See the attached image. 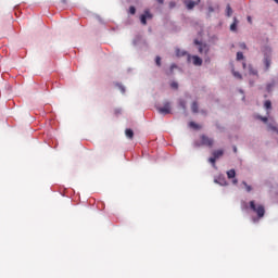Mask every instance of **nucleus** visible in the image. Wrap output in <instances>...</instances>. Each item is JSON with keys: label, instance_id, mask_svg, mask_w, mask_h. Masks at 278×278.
Here are the masks:
<instances>
[{"label": "nucleus", "instance_id": "f257e3e1", "mask_svg": "<svg viewBox=\"0 0 278 278\" xmlns=\"http://www.w3.org/2000/svg\"><path fill=\"white\" fill-rule=\"evenodd\" d=\"M250 210L256 214L257 218H264L266 207L263 204L255 203V200L250 201Z\"/></svg>", "mask_w": 278, "mask_h": 278}, {"label": "nucleus", "instance_id": "f03ea898", "mask_svg": "<svg viewBox=\"0 0 278 278\" xmlns=\"http://www.w3.org/2000/svg\"><path fill=\"white\" fill-rule=\"evenodd\" d=\"M264 53V64H265V71H269L270 70V64H271V58L270 54L273 53V49H270V47H265L263 50Z\"/></svg>", "mask_w": 278, "mask_h": 278}, {"label": "nucleus", "instance_id": "7ed1b4c3", "mask_svg": "<svg viewBox=\"0 0 278 278\" xmlns=\"http://www.w3.org/2000/svg\"><path fill=\"white\" fill-rule=\"evenodd\" d=\"M201 144H202L203 147H210V148H212V147H214V139H212V138H210V137H207V136H205V135H202V136H201Z\"/></svg>", "mask_w": 278, "mask_h": 278}, {"label": "nucleus", "instance_id": "20e7f679", "mask_svg": "<svg viewBox=\"0 0 278 278\" xmlns=\"http://www.w3.org/2000/svg\"><path fill=\"white\" fill-rule=\"evenodd\" d=\"M159 114H170V102L166 101L164 102L163 106L157 108Z\"/></svg>", "mask_w": 278, "mask_h": 278}, {"label": "nucleus", "instance_id": "39448f33", "mask_svg": "<svg viewBox=\"0 0 278 278\" xmlns=\"http://www.w3.org/2000/svg\"><path fill=\"white\" fill-rule=\"evenodd\" d=\"M184 3L186 5L187 10H194V7L199 5V3H201V0H195V1L186 0Z\"/></svg>", "mask_w": 278, "mask_h": 278}, {"label": "nucleus", "instance_id": "423d86ee", "mask_svg": "<svg viewBox=\"0 0 278 278\" xmlns=\"http://www.w3.org/2000/svg\"><path fill=\"white\" fill-rule=\"evenodd\" d=\"M147 18H150V20L153 18V14H151L149 10H146L144 14L140 16L141 25H147Z\"/></svg>", "mask_w": 278, "mask_h": 278}, {"label": "nucleus", "instance_id": "0eeeda50", "mask_svg": "<svg viewBox=\"0 0 278 278\" xmlns=\"http://www.w3.org/2000/svg\"><path fill=\"white\" fill-rule=\"evenodd\" d=\"M194 45H197L199 48H198V51L199 53H207V46L206 45H203L201 43V41L199 40H194Z\"/></svg>", "mask_w": 278, "mask_h": 278}, {"label": "nucleus", "instance_id": "6e6552de", "mask_svg": "<svg viewBox=\"0 0 278 278\" xmlns=\"http://www.w3.org/2000/svg\"><path fill=\"white\" fill-rule=\"evenodd\" d=\"M192 62L194 66H201L203 64V60L199 58L198 55L192 56Z\"/></svg>", "mask_w": 278, "mask_h": 278}, {"label": "nucleus", "instance_id": "1a4fd4ad", "mask_svg": "<svg viewBox=\"0 0 278 278\" xmlns=\"http://www.w3.org/2000/svg\"><path fill=\"white\" fill-rule=\"evenodd\" d=\"M238 17H233V23L230 25V31H238Z\"/></svg>", "mask_w": 278, "mask_h": 278}, {"label": "nucleus", "instance_id": "9d476101", "mask_svg": "<svg viewBox=\"0 0 278 278\" xmlns=\"http://www.w3.org/2000/svg\"><path fill=\"white\" fill-rule=\"evenodd\" d=\"M225 155V152L223 150H215L213 151V156L218 160L219 157H223Z\"/></svg>", "mask_w": 278, "mask_h": 278}, {"label": "nucleus", "instance_id": "9b49d317", "mask_svg": "<svg viewBox=\"0 0 278 278\" xmlns=\"http://www.w3.org/2000/svg\"><path fill=\"white\" fill-rule=\"evenodd\" d=\"M275 86H276L275 80H271L270 83H268L266 85V92H273V88H275Z\"/></svg>", "mask_w": 278, "mask_h": 278}, {"label": "nucleus", "instance_id": "f8f14e48", "mask_svg": "<svg viewBox=\"0 0 278 278\" xmlns=\"http://www.w3.org/2000/svg\"><path fill=\"white\" fill-rule=\"evenodd\" d=\"M125 136L128 137L129 140H134V130H131V128H127L125 130Z\"/></svg>", "mask_w": 278, "mask_h": 278}, {"label": "nucleus", "instance_id": "ddd939ff", "mask_svg": "<svg viewBox=\"0 0 278 278\" xmlns=\"http://www.w3.org/2000/svg\"><path fill=\"white\" fill-rule=\"evenodd\" d=\"M191 111L193 112V114H198L199 113V103L193 102L191 104Z\"/></svg>", "mask_w": 278, "mask_h": 278}, {"label": "nucleus", "instance_id": "4468645a", "mask_svg": "<svg viewBox=\"0 0 278 278\" xmlns=\"http://www.w3.org/2000/svg\"><path fill=\"white\" fill-rule=\"evenodd\" d=\"M228 179H233L236 177V169H229L227 172Z\"/></svg>", "mask_w": 278, "mask_h": 278}, {"label": "nucleus", "instance_id": "2eb2a0df", "mask_svg": "<svg viewBox=\"0 0 278 278\" xmlns=\"http://www.w3.org/2000/svg\"><path fill=\"white\" fill-rule=\"evenodd\" d=\"M231 14H233V9H231V5H230V4H227V7H226V15H227L228 17H230Z\"/></svg>", "mask_w": 278, "mask_h": 278}, {"label": "nucleus", "instance_id": "dca6fc26", "mask_svg": "<svg viewBox=\"0 0 278 278\" xmlns=\"http://www.w3.org/2000/svg\"><path fill=\"white\" fill-rule=\"evenodd\" d=\"M265 110H273V102L270 100H266L264 103Z\"/></svg>", "mask_w": 278, "mask_h": 278}, {"label": "nucleus", "instance_id": "f3484780", "mask_svg": "<svg viewBox=\"0 0 278 278\" xmlns=\"http://www.w3.org/2000/svg\"><path fill=\"white\" fill-rule=\"evenodd\" d=\"M189 126L192 128V129H201V126L194 122H190L189 123Z\"/></svg>", "mask_w": 278, "mask_h": 278}, {"label": "nucleus", "instance_id": "a211bd4d", "mask_svg": "<svg viewBox=\"0 0 278 278\" xmlns=\"http://www.w3.org/2000/svg\"><path fill=\"white\" fill-rule=\"evenodd\" d=\"M176 55H177V58H184V55H186V51H181L179 49H176Z\"/></svg>", "mask_w": 278, "mask_h": 278}, {"label": "nucleus", "instance_id": "6ab92c4d", "mask_svg": "<svg viewBox=\"0 0 278 278\" xmlns=\"http://www.w3.org/2000/svg\"><path fill=\"white\" fill-rule=\"evenodd\" d=\"M242 185L244 186L247 192H251V190H253V187H251V185L247 184V181H243Z\"/></svg>", "mask_w": 278, "mask_h": 278}, {"label": "nucleus", "instance_id": "aec40b11", "mask_svg": "<svg viewBox=\"0 0 278 278\" xmlns=\"http://www.w3.org/2000/svg\"><path fill=\"white\" fill-rule=\"evenodd\" d=\"M237 60L240 62V60H244V54L242 52H237Z\"/></svg>", "mask_w": 278, "mask_h": 278}, {"label": "nucleus", "instance_id": "412c9836", "mask_svg": "<svg viewBox=\"0 0 278 278\" xmlns=\"http://www.w3.org/2000/svg\"><path fill=\"white\" fill-rule=\"evenodd\" d=\"M249 73H250V75H255L257 77V70L250 67Z\"/></svg>", "mask_w": 278, "mask_h": 278}, {"label": "nucleus", "instance_id": "4be33fe9", "mask_svg": "<svg viewBox=\"0 0 278 278\" xmlns=\"http://www.w3.org/2000/svg\"><path fill=\"white\" fill-rule=\"evenodd\" d=\"M233 77H237V79H242V74L239 72H232Z\"/></svg>", "mask_w": 278, "mask_h": 278}, {"label": "nucleus", "instance_id": "5701e85b", "mask_svg": "<svg viewBox=\"0 0 278 278\" xmlns=\"http://www.w3.org/2000/svg\"><path fill=\"white\" fill-rule=\"evenodd\" d=\"M216 160H217V159L213 156V157H210V159H208V162H210L211 164H213V166H216Z\"/></svg>", "mask_w": 278, "mask_h": 278}, {"label": "nucleus", "instance_id": "b1692460", "mask_svg": "<svg viewBox=\"0 0 278 278\" xmlns=\"http://www.w3.org/2000/svg\"><path fill=\"white\" fill-rule=\"evenodd\" d=\"M155 62H156V65L162 66V58L156 56Z\"/></svg>", "mask_w": 278, "mask_h": 278}, {"label": "nucleus", "instance_id": "393cba45", "mask_svg": "<svg viewBox=\"0 0 278 278\" xmlns=\"http://www.w3.org/2000/svg\"><path fill=\"white\" fill-rule=\"evenodd\" d=\"M170 88H174V90H177V88H179V84L174 81L170 84Z\"/></svg>", "mask_w": 278, "mask_h": 278}, {"label": "nucleus", "instance_id": "a878e982", "mask_svg": "<svg viewBox=\"0 0 278 278\" xmlns=\"http://www.w3.org/2000/svg\"><path fill=\"white\" fill-rule=\"evenodd\" d=\"M179 105H180V108H182V110H186V101L180 100Z\"/></svg>", "mask_w": 278, "mask_h": 278}, {"label": "nucleus", "instance_id": "bb28decb", "mask_svg": "<svg viewBox=\"0 0 278 278\" xmlns=\"http://www.w3.org/2000/svg\"><path fill=\"white\" fill-rule=\"evenodd\" d=\"M129 12L130 14H136V7H130Z\"/></svg>", "mask_w": 278, "mask_h": 278}, {"label": "nucleus", "instance_id": "cd10ccee", "mask_svg": "<svg viewBox=\"0 0 278 278\" xmlns=\"http://www.w3.org/2000/svg\"><path fill=\"white\" fill-rule=\"evenodd\" d=\"M177 5V3L175 1H170L169 2V8L173 10V8H175Z\"/></svg>", "mask_w": 278, "mask_h": 278}, {"label": "nucleus", "instance_id": "c85d7f7f", "mask_svg": "<svg viewBox=\"0 0 278 278\" xmlns=\"http://www.w3.org/2000/svg\"><path fill=\"white\" fill-rule=\"evenodd\" d=\"M239 47H240V49H247V43L241 42V43L239 45Z\"/></svg>", "mask_w": 278, "mask_h": 278}, {"label": "nucleus", "instance_id": "c756f323", "mask_svg": "<svg viewBox=\"0 0 278 278\" xmlns=\"http://www.w3.org/2000/svg\"><path fill=\"white\" fill-rule=\"evenodd\" d=\"M261 121H263V123H268V117H261Z\"/></svg>", "mask_w": 278, "mask_h": 278}, {"label": "nucleus", "instance_id": "7c9ffc66", "mask_svg": "<svg viewBox=\"0 0 278 278\" xmlns=\"http://www.w3.org/2000/svg\"><path fill=\"white\" fill-rule=\"evenodd\" d=\"M212 12H214V8L213 7H208V13L212 14Z\"/></svg>", "mask_w": 278, "mask_h": 278}, {"label": "nucleus", "instance_id": "2f4dec72", "mask_svg": "<svg viewBox=\"0 0 278 278\" xmlns=\"http://www.w3.org/2000/svg\"><path fill=\"white\" fill-rule=\"evenodd\" d=\"M220 186H227V181L226 180H223V182H219Z\"/></svg>", "mask_w": 278, "mask_h": 278}, {"label": "nucleus", "instance_id": "473e14b6", "mask_svg": "<svg viewBox=\"0 0 278 278\" xmlns=\"http://www.w3.org/2000/svg\"><path fill=\"white\" fill-rule=\"evenodd\" d=\"M248 22L253 23V20H251V16H248Z\"/></svg>", "mask_w": 278, "mask_h": 278}, {"label": "nucleus", "instance_id": "72a5a7b5", "mask_svg": "<svg viewBox=\"0 0 278 278\" xmlns=\"http://www.w3.org/2000/svg\"><path fill=\"white\" fill-rule=\"evenodd\" d=\"M233 152L238 153V148L237 147H233Z\"/></svg>", "mask_w": 278, "mask_h": 278}, {"label": "nucleus", "instance_id": "f704fd0d", "mask_svg": "<svg viewBox=\"0 0 278 278\" xmlns=\"http://www.w3.org/2000/svg\"><path fill=\"white\" fill-rule=\"evenodd\" d=\"M157 3H161V4L164 3V0H157Z\"/></svg>", "mask_w": 278, "mask_h": 278}, {"label": "nucleus", "instance_id": "c9c22d12", "mask_svg": "<svg viewBox=\"0 0 278 278\" xmlns=\"http://www.w3.org/2000/svg\"><path fill=\"white\" fill-rule=\"evenodd\" d=\"M232 184L235 185L238 184V179L232 180Z\"/></svg>", "mask_w": 278, "mask_h": 278}, {"label": "nucleus", "instance_id": "e433bc0d", "mask_svg": "<svg viewBox=\"0 0 278 278\" xmlns=\"http://www.w3.org/2000/svg\"><path fill=\"white\" fill-rule=\"evenodd\" d=\"M61 2L65 4V3H66V0H61Z\"/></svg>", "mask_w": 278, "mask_h": 278}, {"label": "nucleus", "instance_id": "4c0bfd02", "mask_svg": "<svg viewBox=\"0 0 278 278\" xmlns=\"http://www.w3.org/2000/svg\"><path fill=\"white\" fill-rule=\"evenodd\" d=\"M247 67V63H243V68Z\"/></svg>", "mask_w": 278, "mask_h": 278}, {"label": "nucleus", "instance_id": "58836bf2", "mask_svg": "<svg viewBox=\"0 0 278 278\" xmlns=\"http://www.w3.org/2000/svg\"><path fill=\"white\" fill-rule=\"evenodd\" d=\"M122 92H125V88L122 87Z\"/></svg>", "mask_w": 278, "mask_h": 278}, {"label": "nucleus", "instance_id": "ea45409f", "mask_svg": "<svg viewBox=\"0 0 278 278\" xmlns=\"http://www.w3.org/2000/svg\"><path fill=\"white\" fill-rule=\"evenodd\" d=\"M172 68H176V66H175V65H172Z\"/></svg>", "mask_w": 278, "mask_h": 278}, {"label": "nucleus", "instance_id": "a19ab883", "mask_svg": "<svg viewBox=\"0 0 278 278\" xmlns=\"http://www.w3.org/2000/svg\"><path fill=\"white\" fill-rule=\"evenodd\" d=\"M275 1V3H278V0H274Z\"/></svg>", "mask_w": 278, "mask_h": 278}, {"label": "nucleus", "instance_id": "79ce46f5", "mask_svg": "<svg viewBox=\"0 0 278 278\" xmlns=\"http://www.w3.org/2000/svg\"><path fill=\"white\" fill-rule=\"evenodd\" d=\"M251 84V86H253V83H250Z\"/></svg>", "mask_w": 278, "mask_h": 278}]
</instances>
